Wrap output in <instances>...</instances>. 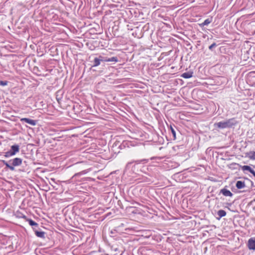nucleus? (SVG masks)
<instances>
[{"mask_svg": "<svg viewBox=\"0 0 255 255\" xmlns=\"http://www.w3.org/2000/svg\"><path fill=\"white\" fill-rule=\"evenodd\" d=\"M236 187L238 189H242L245 187V184L244 182L238 181L236 183Z\"/></svg>", "mask_w": 255, "mask_h": 255, "instance_id": "6e6552de", "label": "nucleus"}, {"mask_svg": "<svg viewBox=\"0 0 255 255\" xmlns=\"http://www.w3.org/2000/svg\"><path fill=\"white\" fill-rule=\"evenodd\" d=\"M222 193L225 196H229L231 197L233 195V194L231 192L228 190L226 189H223L221 190Z\"/></svg>", "mask_w": 255, "mask_h": 255, "instance_id": "0eeeda50", "label": "nucleus"}, {"mask_svg": "<svg viewBox=\"0 0 255 255\" xmlns=\"http://www.w3.org/2000/svg\"><path fill=\"white\" fill-rule=\"evenodd\" d=\"M211 22V21L209 19H207L201 24V25H202V26L207 25L209 24V23H210Z\"/></svg>", "mask_w": 255, "mask_h": 255, "instance_id": "f3484780", "label": "nucleus"}, {"mask_svg": "<svg viewBox=\"0 0 255 255\" xmlns=\"http://www.w3.org/2000/svg\"><path fill=\"white\" fill-rule=\"evenodd\" d=\"M171 130H172V133H173V135L175 136V131L172 128H171Z\"/></svg>", "mask_w": 255, "mask_h": 255, "instance_id": "412c9836", "label": "nucleus"}, {"mask_svg": "<svg viewBox=\"0 0 255 255\" xmlns=\"http://www.w3.org/2000/svg\"><path fill=\"white\" fill-rule=\"evenodd\" d=\"M98 58H99L100 59H104V58L101 56H99Z\"/></svg>", "mask_w": 255, "mask_h": 255, "instance_id": "4be33fe9", "label": "nucleus"}, {"mask_svg": "<svg viewBox=\"0 0 255 255\" xmlns=\"http://www.w3.org/2000/svg\"><path fill=\"white\" fill-rule=\"evenodd\" d=\"M255 177V171H254V172L252 174Z\"/></svg>", "mask_w": 255, "mask_h": 255, "instance_id": "5701e85b", "label": "nucleus"}, {"mask_svg": "<svg viewBox=\"0 0 255 255\" xmlns=\"http://www.w3.org/2000/svg\"><path fill=\"white\" fill-rule=\"evenodd\" d=\"M248 157L252 160H255V151H251L247 153Z\"/></svg>", "mask_w": 255, "mask_h": 255, "instance_id": "9b49d317", "label": "nucleus"}, {"mask_svg": "<svg viewBox=\"0 0 255 255\" xmlns=\"http://www.w3.org/2000/svg\"><path fill=\"white\" fill-rule=\"evenodd\" d=\"M242 169L244 171H245V170L249 171L252 174H253L255 171L250 166H249L248 165H244V166H242Z\"/></svg>", "mask_w": 255, "mask_h": 255, "instance_id": "1a4fd4ad", "label": "nucleus"}, {"mask_svg": "<svg viewBox=\"0 0 255 255\" xmlns=\"http://www.w3.org/2000/svg\"><path fill=\"white\" fill-rule=\"evenodd\" d=\"M192 76H193V72L191 71H189L188 72H185L181 75V77H182L183 78H185V79L190 78Z\"/></svg>", "mask_w": 255, "mask_h": 255, "instance_id": "423d86ee", "label": "nucleus"}, {"mask_svg": "<svg viewBox=\"0 0 255 255\" xmlns=\"http://www.w3.org/2000/svg\"><path fill=\"white\" fill-rule=\"evenodd\" d=\"M216 46V44L215 43H214L209 46V48L210 50H211L214 47H215Z\"/></svg>", "mask_w": 255, "mask_h": 255, "instance_id": "aec40b11", "label": "nucleus"}, {"mask_svg": "<svg viewBox=\"0 0 255 255\" xmlns=\"http://www.w3.org/2000/svg\"><path fill=\"white\" fill-rule=\"evenodd\" d=\"M105 61L106 62H117L118 61V59L116 57H113L110 58L105 59Z\"/></svg>", "mask_w": 255, "mask_h": 255, "instance_id": "f8f14e48", "label": "nucleus"}, {"mask_svg": "<svg viewBox=\"0 0 255 255\" xmlns=\"http://www.w3.org/2000/svg\"><path fill=\"white\" fill-rule=\"evenodd\" d=\"M28 221L30 226H38V224L36 222H35L34 221H33V220H32L31 219L28 220Z\"/></svg>", "mask_w": 255, "mask_h": 255, "instance_id": "dca6fc26", "label": "nucleus"}, {"mask_svg": "<svg viewBox=\"0 0 255 255\" xmlns=\"http://www.w3.org/2000/svg\"><path fill=\"white\" fill-rule=\"evenodd\" d=\"M7 84V82L6 81H0V85L1 86H5Z\"/></svg>", "mask_w": 255, "mask_h": 255, "instance_id": "6ab92c4d", "label": "nucleus"}, {"mask_svg": "<svg viewBox=\"0 0 255 255\" xmlns=\"http://www.w3.org/2000/svg\"><path fill=\"white\" fill-rule=\"evenodd\" d=\"M103 61H105V59H100L99 58H95L94 59V64L93 66L96 67L99 66L100 64V62Z\"/></svg>", "mask_w": 255, "mask_h": 255, "instance_id": "9d476101", "label": "nucleus"}, {"mask_svg": "<svg viewBox=\"0 0 255 255\" xmlns=\"http://www.w3.org/2000/svg\"><path fill=\"white\" fill-rule=\"evenodd\" d=\"M22 163V159L20 158H15L12 160V166H19Z\"/></svg>", "mask_w": 255, "mask_h": 255, "instance_id": "39448f33", "label": "nucleus"}, {"mask_svg": "<svg viewBox=\"0 0 255 255\" xmlns=\"http://www.w3.org/2000/svg\"><path fill=\"white\" fill-rule=\"evenodd\" d=\"M13 156L11 151H7L5 153L4 156L5 157H9L10 156Z\"/></svg>", "mask_w": 255, "mask_h": 255, "instance_id": "a211bd4d", "label": "nucleus"}, {"mask_svg": "<svg viewBox=\"0 0 255 255\" xmlns=\"http://www.w3.org/2000/svg\"><path fill=\"white\" fill-rule=\"evenodd\" d=\"M218 215L220 217H223L226 216V212L224 210H220L218 211Z\"/></svg>", "mask_w": 255, "mask_h": 255, "instance_id": "4468645a", "label": "nucleus"}, {"mask_svg": "<svg viewBox=\"0 0 255 255\" xmlns=\"http://www.w3.org/2000/svg\"><path fill=\"white\" fill-rule=\"evenodd\" d=\"M21 122H24L31 126H34L36 125V121L28 118H21L20 119Z\"/></svg>", "mask_w": 255, "mask_h": 255, "instance_id": "7ed1b4c3", "label": "nucleus"}, {"mask_svg": "<svg viewBox=\"0 0 255 255\" xmlns=\"http://www.w3.org/2000/svg\"><path fill=\"white\" fill-rule=\"evenodd\" d=\"M13 155H14L16 153L19 151V146L18 145H13L11 146V150Z\"/></svg>", "mask_w": 255, "mask_h": 255, "instance_id": "20e7f679", "label": "nucleus"}, {"mask_svg": "<svg viewBox=\"0 0 255 255\" xmlns=\"http://www.w3.org/2000/svg\"><path fill=\"white\" fill-rule=\"evenodd\" d=\"M248 248L251 250H255V238H252L248 241Z\"/></svg>", "mask_w": 255, "mask_h": 255, "instance_id": "f03ea898", "label": "nucleus"}, {"mask_svg": "<svg viewBox=\"0 0 255 255\" xmlns=\"http://www.w3.org/2000/svg\"><path fill=\"white\" fill-rule=\"evenodd\" d=\"M35 234L38 237L44 238L45 233L44 232L35 231Z\"/></svg>", "mask_w": 255, "mask_h": 255, "instance_id": "ddd939ff", "label": "nucleus"}, {"mask_svg": "<svg viewBox=\"0 0 255 255\" xmlns=\"http://www.w3.org/2000/svg\"><path fill=\"white\" fill-rule=\"evenodd\" d=\"M2 162L4 163V165H5V166L9 168L11 170L13 171L14 170V167L12 166H10V165H9L8 163L5 160H2Z\"/></svg>", "mask_w": 255, "mask_h": 255, "instance_id": "2eb2a0df", "label": "nucleus"}, {"mask_svg": "<svg viewBox=\"0 0 255 255\" xmlns=\"http://www.w3.org/2000/svg\"><path fill=\"white\" fill-rule=\"evenodd\" d=\"M237 122L234 118L230 119L226 121L221 122L214 124V126L219 128H231L236 125Z\"/></svg>", "mask_w": 255, "mask_h": 255, "instance_id": "f257e3e1", "label": "nucleus"}]
</instances>
